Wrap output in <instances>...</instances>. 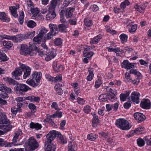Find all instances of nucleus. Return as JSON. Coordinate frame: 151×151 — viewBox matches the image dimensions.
Listing matches in <instances>:
<instances>
[{
    "mask_svg": "<svg viewBox=\"0 0 151 151\" xmlns=\"http://www.w3.org/2000/svg\"><path fill=\"white\" fill-rule=\"evenodd\" d=\"M28 107L29 109L31 110V111L33 113L35 112L36 111V106L33 103H30L28 105Z\"/></svg>",
    "mask_w": 151,
    "mask_h": 151,
    "instance_id": "de8ad7c7",
    "label": "nucleus"
},
{
    "mask_svg": "<svg viewBox=\"0 0 151 151\" xmlns=\"http://www.w3.org/2000/svg\"><path fill=\"white\" fill-rule=\"evenodd\" d=\"M93 54V52H88L83 53L84 56L88 58V59H89L90 58H91Z\"/></svg>",
    "mask_w": 151,
    "mask_h": 151,
    "instance_id": "052dcab7",
    "label": "nucleus"
},
{
    "mask_svg": "<svg viewBox=\"0 0 151 151\" xmlns=\"http://www.w3.org/2000/svg\"><path fill=\"white\" fill-rule=\"evenodd\" d=\"M57 137L58 138L57 140L58 142L62 145H64L67 143V140L66 138L65 137H64L60 132H57Z\"/></svg>",
    "mask_w": 151,
    "mask_h": 151,
    "instance_id": "ddd939ff",
    "label": "nucleus"
},
{
    "mask_svg": "<svg viewBox=\"0 0 151 151\" xmlns=\"http://www.w3.org/2000/svg\"><path fill=\"white\" fill-rule=\"evenodd\" d=\"M137 25L136 24L132 25L131 26V29L129 30V32L130 33L135 32L137 29Z\"/></svg>",
    "mask_w": 151,
    "mask_h": 151,
    "instance_id": "e2e57ef3",
    "label": "nucleus"
},
{
    "mask_svg": "<svg viewBox=\"0 0 151 151\" xmlns=\"http://www.w3.org/2000/svg\"><path fill=\"white\" fill-rule=\"evenodd\" d=\"M134 63H130L128 60H125L122 63L121 66L122 68L125 69H130L134 67Z\"/></svg>",
    "mask_w": 151,
    "mask_h": 151,
    "instance_id": "f8f14e48",
    "label": "nucleus"
},
{
    "mask_svg": "<svg viewBox=\"0 0 151 151\" xmlns=\"http://www.w3.org/2000/svg\"><path fill=\"white\" fill-rule=\"evenodd\" d=\"M144 130V128L139 127L136 128L134 131V132L137 134H139L140 132Z\"/></svg>",
    "mask_w": 151,
    "mask_h": 151,
    "instance_id": "bf43d9fd",
    "label": "nucleus"
},
{
    "mask_svg": "<svg viewBox=\"0 0 151 151\" xmlns=\"http://www.w3.org/2000/svg\"><path fill=\"white\" fill-rule=\"evenodd\" d=\"M11 122L8 119L5 113H1L0 114V124H3L1 129L3 130L4 134L10 131L13 126L11 125Z\"/></svg>",
    "mask_w": 151,
    "mask_h": 151,
    "instance_id": "f03ea898",
    "label": "nucleus"
},
{
    "mask_svg": "<svg viewBox=\"0 0 151 151\" xmlns=\"http://www.w3.org/2000/svg\"><path fill=\"white\" fill-rule=\"evenodd\" d=\"M29 46L26 44H22L21 45L19 50V53L22 55L24 56L30 55L32 56L36 54V51L37 47L32 42L29 43Z\"/></svg>",
    "mask_w": 151,
    "mask_h": 151,
    "instance_id": "f257e3e1",
    "label": "nucleus"
},
{
    "mask_svg": "<svg viewBox=\"0 0 151 151\" xmlns=\"http://www.w3.org/2000/svg\"><path fill=\"white\" fill-rule=\"evenodd\" d=\"M84 22L85 25L88 27H90L92 24V21L88 19H84Z\"/></svg>",
    "mask_w": 151,
    "mask_h": 151,
    "instance_id": "864d4df0",
    "label": "nucleus"
},
{
    "mask_svg": "<svg viewBox=\"0 0 151 151\" xmlns=\"http://www.w3.org/2000/svg\"><path fill=\"white\" fill-rule=\"evenodd\" d=\"M31 78L28 79L26 81V83L28 85L35 87L38 85V83H36L35 81V78L34 76Z\"/></svg>",
    "mask_w": 151,
    "mask_h": 151,
    "instance_id": "aec40b11",
    "label": "nucleus"
},
{
    "mask_svg": "<svg viewBox=\"0 0 151 151\" xmlns=\"http://www.w3.org/2000/svg\"><path fill=\"white\" fill-rule=\"evenodd\" d=\"M25 23L27 26L30 28H33L36 26V23L33 20L25 21Z\"/></svg>",
    "mask_w": 151,
    "mask_h": 151,
    "instance_id": "72a5a7b5",
    "label": "nucleus"
},
{
    "mask_svg": "<svg viewBox=\"0 0 151 151\" xmlns=\"http://www.w3.org/2000/svg\"><path fill=\"white\" fill-rule=\"evenodd\" d=\"M119 105V103H115L114 104H112V109L113 110L116 112L117 111Z\"/></svg>",
    "mask_w": 151,
    "mask_h": 151,
    "instance_id": "680f3d73",
    "label": "nucleus"
},
{
    "mask_svg": "<svg viewBox=\"0 0 151 151\" xmlns=\"http://www.w3.org/2000/svg\"><path fill=\"white\" fill-rule=\"evenodd\" d=\"M55 10L50 9H48V13L46 15V17L47 20H52L56 17Z\"/></svg>",
    "mask_w": 151,
    "mask_h": 151,
    "instance_id": "f3484780",
    "label": "nucleus"
},
{
    "mask_svg": "<svg viewBox=\"0 0 151 151\" xmlns=\"http://www.w3.org/2000/svg\"><path fill=\"white\" fill-rule=\"evenodd\" d=\"M11 143L8 142L6 141H4L2 138H0V147H11Z\"/></svg>",
    "mask_w": 151,
    "mask_h": 151,
    "instance_id": "5701e85b",
    "label": "nucleus"
},
{
    "mask_svg": "<svg viewBox=\"0 0 151 151\" xmlns=\"http://www.w3.org/2000/svg\"><path fill=\"white\" fill-rule=\"evenodd\" d=\"M115 124L116 126L122 130H128L131 127L129 125L128 122L124 119H119L116 120Z\"/></svg>",
    "mask_w": 151,
    "mask_h": 151,
    "instance_id": "39448f33",
    "label": "nucleus"
},
{
    "mask_svg": "<svg viewBox=\"0 0 151 151\" xmlns=\"http://www.w3.org/2000/svg\"><path fill=\"white\" fill-rule=\"evenodd\" d=\"M119 38L122 43L127 42L128 36L124 34H122L119 36Z\"/></svg>",
    "mask_w": 151,
    "mask_h": 151,
    "instance_id": "79ce46f5",
    "label": "nucleus"
},
{
    "mask_svg": "<svg viewBox=\"0 0 151 151\" xmlns=\"http://www.w3.org/2000/svg\"><path fill=\"white\" fill-rule=\"evenodd\" d=\"M93 119L92 122V126L94 128L97 127L98 124L100 122V120L98 119V116L95 114H93Z\"/></svg>",
    "mask_w": 151,
    "mask_h": 151,
    "instance_id": "412c9836",
    "label": "nucleus"
},
{
    "mask_svg": "<svg viewBox=\"0 0 151 151\" xmlns=\"http://www.w3.org/2000/svg\"><path fill=\"white\" fill-rule=\"evenodd\" d=\"M69 27L68 24H60L58 25V30L61 32H63L65 31L66 28Z\"/></svg>",
    "mask_w": 151,
    "mask_h": 151,
    "instance_id": "a878e982",
    "label": "nucleus"
},
{
    "mask_svg": "<svg viewBox=\"0 0 151 151\" xmlns=\"http://www.w3.org/2000/svg\"><path fill=\"white\" fill-rule=\"evenodd\" d=\"M58 131H50L47 135L46 139L47 140L45 142H52V141L57 137Z\"/></svg>",
    "mask_w": 151,
    "mask_h": 151,
    "instance_id": "423d86ee",
    "label": "nucleus"
},
{
    "mask_svg": "<svg viewBox=\"0 0 151 151\" xmlns=\"http://www.w3.org/2000/svg\"><path fill=\"white\" fill-rule=\"evenodd\" d=\"M3 44L4 46L8 49L10 48L13 45L12 43L9 41H3Z\"/></svg>",
    "mask_w": 151,
    "mask_h": 151,
    "instance_id": "ea45409f",
    "label": "nucleus"
},
{
    "mask_svg": "<svg viewBox=\"0 0 151 151\" xmlns=\"http://www.w3.org/2000/svg\"><path fill=\"white\" fill-rule=\"evenodd\" d=\"M74 0H65L63 3V7L67 6L71 2Z\"/></svg>",
    "mask_w": 151,
    "mask_h": 151,
    "instance_id": "69168bd1",
    "label": "nucleus"
},
{
    "mask_svg": "<svg viewBox=\"0 0 151 151\" xmlns=\"http://www.w3.org/2000/svg\"><path fill=\"white\" fill-rule=\"evenodd\" d=\"M134 7L135 9L139 12H141V11L144 10L145 8V6H141L138 5H135Z\"/></svg>",
    "mask_w": 151,
    "mask_h": 151,
    "instance_id": "6e6d98bb",
    "label": "nucleus"
},
{
    "mask_svg": "<svg viewBox=\"0 0 151 151\" xmlns=\"http://www.w3.org/2000/svg\"><path fill=\"white\" fill-rule=\"evenodd\" d=\"M137 144L139 146L142 147L145 145V141L141 138H139L137 139Z\"/></svg>",
    "mask_w": 151,
    "mask_h": 151,
    "instance_id": "c03bdc74",
    "label": "nucleus"
},
{
    "mask_svg": "<svg viewBox=\"0 0 151 151\" xmlns=\"http://www.w3.org/2000/svg\"><path fill=\"white\" fill-rule=\"evenodd\" d=\"M14 89L17 94L23 95L28 91L31 90V88L25 84L18 83L14 87Z\"/></svg>",
    "mask_w": 151,
    "mask_h": 151,
    "instance_id": "20e7f679",
    "label": "nucleus"
},
{
    "mask_svg": "<svg viewBox=\"0 0 151 151\" xmlns=\"http://www.w3.org/2000/svg\"><path fill=\"white\" fill-rule=\"evenodd\" d=\"M130 92L128 91H127V92L125 93H122L120 95V100L122 101H125L127 97L129 96Z\"/></svg>",
    "mask_w": 151,
    "mask_h": 151,
    "instance_id": "2f4dec72",
    "label": "nucleus"
},
{
    "mask_svg": "<svg viewBox=\"0 0 151 151\" xmlns=\"http://www.w3.org/2000/svg\"><path fill=\"white\" fill-rule=\"evenodd\" d=\"M25 151H33L38 148L39 145L36 140L32 137H31L28 142L25 143Z\"/></svg>",
    "mask_w": 151,
    "mask_h": 151,
    "instance_id": "7ed1b4c3",
    "label": "nucleus"
},
{
    "mask_svg": "<svg viewBox=\"0 0 151 151\" xmlns=\"http://www.w3.org/2000/svg\"><path fill=\"white\" fill-rule=\"evenodd\" d=\"M24 34H19L17 35L16 36H9V39L12 40L15 42H20L23 39H26Z\"/></svg>",
    "mask_w": 151,
    "mask_h": 151,
    "instance_id": "9d476101",
    "label": "nucleus"
},
{
    "mask_svg": "<svg viewBox=\"0 0 151 151\" xmlns=\"http://www.w3.org/2000/svg\"><path fill=\"white\" fill-rule=\"evenodd\" d=\"M48 31V30L46 28L42 27L41 28V29L40 30L38 35L42 37L43 36L46 34V33Z\"/></svg>",
    "mask_w": 151,
    "mask_h": 151,
    "instance_id": "58836bf2",
    "label": "nucleus"
},
{
    "mask_svg": "<svg viewBox=\"0 0 151 151\" xmlns=\"http://www.w3.org/2000/svg\"><path fill=\"white\" fill-rule=\"evenodd\" d=\"M130 4V2L128 0H125L122 2L120 5V7L122 9H124L127 6H128Z\"/></svg>",
    "mask_w": 151,
    "mask_h": 151,
    "instance_id": "49530a36",
    "label": "nucleus"
},
{
    "mask_svg": "<svg viewBox=\"0 0 151 151\" xmlns=\"http://www.w3.org/2000/svg\"><path fill=\"white\" fill-rule=\"evenodd\" d=\"M62 40L60 38L55 39L54 42V44L56 46H60L62 45Z\"/></svg>",
    "mask_w": 151,
    "mask_h": 151,
    "instance_id": "37998d69",
    "label": "nucleus"
},
{
    "mask_svg": "<svg viewBox=\"0 0 151 151\" xmlns=\"http://www.w3.org/2000/svg\"><path fill=\"white\" fill-rule=\"evenodd\" d=\"M105 29L108 32L110 33L112 35L115 34L116 33V31L115 30L111 29L109 27H106Z\"/></svg>",
    "mask_w": 151,
    "mask_h": 151,
    "instance_id": "4d7b16f0",
    "label": "nucleus"
},
{
    "mask_svg": "<svg viewBox=\"0 0 151 151\" xmlns=\"http://www.w3.org/2000/svg\"><path fill=\"white\" fill-rule=\"evenodd\" d=\"M108 51L109 52L112 51L115 53H117V52H122L123 51L122 50H120L119 48L117 47L116 48H109Z\"/></svg>",
    "mask_w": 151,
    "mask_h": 151,
    "instance_id": "603ef678",
    "label": "nucleus"
},
{
    "mask_svg": "<svg viewBox=\"0 0 151 151\" xmlns=\"http://www.w3.org/2000/svg\"><path fill=\"white\" fill-rule=\"evenodd\" d=\"M59 1V0H52L48 9L55 10V7Z\"/></svg>",
    "mask_w": 151,
    "mask_h": 151,
    "instance_id": "b1692460",
    "label": "nucleus"
},
{
    "mask_svg": "<svg viewBox=\"0 0 151 151\" xmlns=\"http://www.w3.org/2000/svg\"><path fill=\"white\" fill-rule=\"evenodd\" d=\"M49 26L50 29V32L55 35L58 33V28L56 25L53 24H50Z\"/></svg>",
    "mask_w": 151,
    "mask_h": 151,
    "instance_id": "a211bd4d",
    "label": "nucleus"
},
{
    "mask_svg": "<svg viewBox=\"0 0 151 151\" xmlns=\"http://www.w3.org/2000/svg\"><path fill=\"white\" fill-rule=\"evenodd\" d=\"M30 11L33 14V15H35L39 14L40 12L39 9L37 7H31L30 9Z\"/></svg>",
    "mask_w": 151,
    "mask_h": 151,
    "instance_id": "a19ab883",
    "label": "nucleus"
},
{
    "mask_svg": "<svg viewBox=\"0 0 151 151\" xmlns=\"http://www.w3.org/2000/svg\"><path fill=\"white\" fill-rule=\"evenodd\" d=\"M140 96L139 93L137 92H133L131 95V97L132 101L136 104H138L139 102V97Z\"/></svg>",
    "mask_w": 151,
    "mask_h": 151,
    "instance_id": "4468645a",
    "label": "nucleus"
},
{
    "mask_svg": "<svg viewBox=\"0 0 151 151\" xmlns=\"http://www.w3.org/2000/svg\"><path fill=\"white\" fill-rule=\"evenodd\" d=\"M55 35L53 34L50 32H49L48 33L47 35L45 37L46 40H50Z\"/></svg>",
    "mask_w": 151,
    "mask_h": 151,
    "instance_id": "338daca9",
    "label": "nucleus"
},
{
    "mask_svg": "<svg viewBox=\"0 0 151 151\" xmlns=\"http://www.w3.org/2000/svg\"><path fill=\"white\" fill-rule=\"evenodd\" d=\"M0 19L3 22H9L10 20L7 15L4 12H0Z\"/></svg>",
    "mask_w": 151,
    "mask_h": 151,
    "instance_id": "4be33fe9",
    "label": "nucleus"
},
{
    "mask_svg": "<svg viewBox=\"0 0 151 151\" xmlns=\"http://www.w3.org/2000/svg\"><path fill=\"white\" fill-rule=\"evenodd\" d=\"M8 59L5 53L2 50H0V61L4 62L8 60Z\"/></svg>",
    "mask_w": 151,
    "mask_h": 151,
    "instance_id": "c756f323",
    "label": "nucleus"
},
{
    "mask_svg": "<svg viewBox=\"0 0 151 151\" xmlns=\"http://www.w3.org/2000/svg\"><path fill=\"white\" fill-rule=\"evenodd\" d=\"M42 38V37L39 35L35 37L33 40V42L35 43L34 44L35 45V44H40Z\"/></svg>",
    "mask_w": 151,
    "mask_h": 151,
    "instance_id": "e433bc0d",
    "label": "nucleus"
},
{
    "mask_svg": "<svg viewBox=\"0 0 151 151\" xmlns=\"http://www.w3.org/2000/svg\"><path fill=\"white\" fill-rule=\"evenodd\" d=\"M0 96L3 99L7 98L9 97L8 94L4 91L0 92Z\"/></svg>",
    "mask_w": 151,
    "mask_h": 151,
    "instance_id": "0e129e2a",
    "label": "nucleus"
},
{
    "mask_svg": "<svg viewBox=\"0 0 151 151\" xmlns=\"http://www.w3.org/2000/svg\"><path fill=\"white\" fill-rule=\"evenodd\" d=\"M44 148L45 151H55L56 145L52 142H45Z\"/></svg>",
    "mask_w": 151,
    "mask_h": 151,
    "instance_id": "1a4fd4ad",
    "label": "nucleus"
},
{
    "mask_svg": "<svg viewBox=\"0 0 151 151\" xmlns=\"http://www.w3.org/2000/svg\"><path fill=\"white\" fill-rule=\"evenodd\" d=\"M99 99L100 101L104 102L108 100V98L106 94H102L99 96Z\"/></svg>",
    "mask_w": 151,
    "mask_h": 151,
    "instance_id": "c9c22d12",
    "label": "nucleus"
},
{
    "mask_svg": "<svg viewBox=\"0 0 151 151\" xmlns=\"http://www.w3.org/2000/svg\"><path fill=\"white\" fill-rule=\"evenodd\" d=\"M56 55L55 51H52L49 52L45 55V60L49 61L54 58Z\"/></svg>",
    "mask_w": 151,
    "mask_h": 151,
    "instance_id": "dca6fc26",
    "label": "nucleus"
},
{
    "mask_svg": "<svg viewBox=\"0 0 151 151\" xmlns=\"http://www.w3.org/2000/svg\"><path fill=\"white\" fill-rule=\"evenodd\" d=\"M151 103L148 99H142L140 104V106L142 108L149 109L150 108Z\"/></svg>",
    "mask_w": 151,
    "mask_h": 151,
    "instance_id": "9b49d317",
    "label": "nucleus"
},
{
    "mask_svg": "<svg viewBox=\"0 0 151 151\" xmlns=\"http://www.w3.org/2000/svg\"><path fill=\"white\" fill-rule=\"evenodd\" d=\"M4 80L10 85L16 86L17 85L18 82L15 81L14 79L9 77H6L3 78Z\"/></svg>",
    "mask_w": 151,
    "mask_h": 151,
    "instance_id": "6ab92c4d",
    "label": "nucleus"
},
{
    "mask_svg": "<svg viewBox=\"0 0 151 151\" xmlns=\"http://www.w3.org/2000/svg\"><path fill=\"white\" fill-rule=\"evenodd\" d=\"M134 117L137 122L139 123L145 121L146 117L142 113L140 112H136L133 114Z\"/></svg>",
    "mask_w": 151,
    "mask_h": 151,
    "instance_id": "6e6552de",
    "label": "nucleus"
},
{
    "mask_svg": "<svg viewBox=\"0 0 151 151\" xmlns=\"http://www.w3.org/2000/svg\"><path fill=\"white\" fill-rule=\"evenodd\" d=\"M9 9L13 16L15 18L17 17L18 16L17 13V8L14 6H11L9 7Z\"/></svg>",
    "mask_w": 151,
    "mask_h": 151,
    "instance_id": "bb28decb",
    "label": "nucleus"
},
{
    "mask_svg": "<svg viewBox=\"0 0 151 151\" xmlns=\"http://www.w3.org/2000/svg\"><path fill=\"white\" fill-rule=\"evenodd\" d=\"M91 9L94 12H96L99 9V8L98 6L95 4L92 5L91 6Z\"/></svg>",
    "mask_w": 151,
    "mask_h": 151,
    "instance_id": "774afa93",
    "label": "nucleus"
},
{
    "mask_svg": "<svg viewBox=\"0 0 151 151\" xmlns=\"http://www.w3.org/2000/svg\"><path fill=\"white\" fill-rule=\"evenodd\" d=\"M107 94L108 96V99L109 100L113 99L116 96L114 92L113 91L111 88L109 89Z\"/></svg>",
    "mask_w": 151,
    "mask_h": 151,
    "instance_id": "c85d7f7f",
    "label": "nucleus"
},
{
    "mask_svg": "<svg viewBox=\"0 0 151 151\" xmlns=\"http://www.w3.org/2000/svg\"><path fill=\"white\" fill-rule=\"evenodd\" d=\"M98 137V135L95 134L91 133L88 135L87 139L91 141H94Z\"/></svg>",
    "mask_w": 151,
    "mask_h": 151,
    "instance_id": "473e14b6",
    "label": "nucleus"
},
{
    "mask_svg": "<svg viewBox=\"0 0 151 151\" xmlns=\"http://www.w3.org/2000/svg\"><path fill=\"white\" fill-rule=\"evenodd\" d=\"M102 84V81L101 80V78L100 77H99L98 79L96 81L95 87L98 88Z\"/></svg>",
    "mask_w": 151,
    "mask_h": 151,
    "instance_id": "3c124183",
    "label": "nucleus"
},
{
    "mask_svg": "<svg viewBox=\"0 0 151 151\" xmlns=\"http://www.w3.org/2000/svg\"><path fill=\"white\" fill-rule=\"evenodd\" d=\"M20 68L22 69L23 72V76H29L30 74L31 69L30 67L25 64L19 63Z\"/></svg>",
    "mask_w": 151,
    "mask_h": 151,
    "instance_id": "0eeeda50",
    "label": "nucleus"
},
{
    "mask_svg": "<svg viewBox=\"0 0 151 151\" xmlns=\"http://www.w3.org/2000/svg\"><path fill=\"white\" fill-rule=\"evenodd\" d=\"M23 71L21 68H16L15 70L12 73V76H20L22 74Z\"/></svg>",
    "mask_w": 151,
    "mask_h": 151,
    "instance_id": "cd10ccee",
    "label": "nucleus"
},
{
    "mask_svg": "<svg viewBox=\"0 0 151 151\" xmlns=\"http://www.w3.org/2000/svg\"><path fill=\"white\" fill-rule=\"evenodd\" d=\"M75 9V7L73 6L72 7H68L67 8L65 11V16L66 18L71 17L73 15V12Z\"/></svg>",
    "mask_w": 151,
    "mask_h": 151,
    "instance_id": "2eb2a0df",
    "label": "nucleus"
},
{
    "mask_svg": "<svg viewBox=\"0 0 151 151\" xmlns=\"http://www.w3.org/2000/svg\"><path fill=\"white\" fill-rule=\"evenodd\" d=\"M19 134L20 133H15L14 135V136L13 138L12 139V142H9V143H12V144H11V147L13 145H17L15 144V143H16L17 142V139H18L19 136Z\"/></svg>",
    "mask_w": 151,
    "mask_h": 151,
    "instance_id": "4c0bfd02",
    "label": "nucleus"
},
{
    "mask_svg": "<svg viewBox=\"0 0 151 151\" xmlns=\"http://www.w3.org/2000/svg\"><path fill=\"white\" fill-rule=\"evenodd\" d=\"M35 31H33L32 32H29L27 34L25 35V36H26L25 37H26V39L27 38H32L35 35Z\"/></svg>",
    "mask_w": 151,
    "mask_h": 151,
    "instance_id": "09e8293b",
    "label": "nucleus"
},
{
    "mask_svg": "<svg viewBox=\"0 0 151 151\" xmlns=\"http://www.w3.org/2000/svg\"><path fill=\"white\" fill-rule=\"evenodd\" d=\"M91 107L89 105H86L84 107L83 111L85 113L88 114L91 112Z\"/></svg>",
    "mask_w": 151,
    "mask_h": 151,
    "instance_id": "5fc2aeb1",
    "label": "nucleus"
},
{
    "mask_svg": "<svg viewBox=\"0 0 151 151\" xmlns=\"http://www.w3.org/2000/svg\"><path fill=\"white\" fill-rule=\"evenodd\" d=\"M102 38V35H97L96 37H94V38L91 41H90L91 44H96L98 43L99 41Z\"/></svg>",
    "mask_w": 151,
    "mask_h": 151,
    "instance_id": "7c9ffc66",
    "label": "nucleus"
},
{
    "mask_svg": "<svg viewBox=\"0 0 151 151\" xmlns=\"http://www.w3.org/2000/svg\"><path fill=\"white\" fill-rule=\"evenodd\" d=\"M42 127L41 124L38 123H35L32 122H31L30 124V127L32 129L35 128L37 130H39Z\"/></svg>",
    "mask_w": 151,
    "mask_h": 151,
    "instance_id": "393cba45",
    "label": "nucleus"
},
{
    "mask_svg": "<svg viewBox=\"0 0 151 151\" xmlns=\"http://www.w3.org/2000/svg\"><path fill=\"white\" fill-rule=\"evenodd\" d=\"M32 18L33 19H35L39 21H41L44 19L43 16L42 15H40L39 14L37 15H33L32 17Z\"/></svg>",
    "mask_w": 151,
    "mask_h": 151,
    "instance_id": "f704fd0d",
    "label": "nucleus"
},
{
    "mask_svg": "<svg viewBox=\"0 0 151 151\" xmlns=\"http://www.w3.org/2000/svg\"><path fill=\"white\" fill-rule=\"evenodd\" d=\"M129 74H132L136 76H140L141 73L139 71H137L135 69H131L129 71Z\"/></svg>",
    "mask_w": 151,
    "mask_h": 151,
    "instance_id": "8fccbe9b",
    "label": "nucleus"
},
{
    "mask_svg": "<svg viewBox=\"0 0 151 151\" xmlns=\"http://www.w3.org/2000/svg\"><path fill=\"white\" fill-rule=\"evenodd\" d=\"M24 17V14L22 11H21L20 12L19 17V21L21 24H22L23 23V19Z\"/></svg>",
    "mask_w": 151,
    "mask_h": 151,
    "instance_id": "a18cd8bd",
    "label": "nucleus"
},
{
    "mask_svg": "<svg viewBox=\"0 0 151 151\" xmlns=\"http://www.w3.org/2000/svg\"><path fill=\"white\" fill-rule=\"evenodd\" d=\"M51 107L54 109L56 110H60V109L59 108L58 104L55 102H53L51 106Z\"/></svg>",
    "mask_w": 151,
    "mask_h": 151,
    "instance_id": "13d9d810",
    "label": "nucleus"
}]
</instances>
